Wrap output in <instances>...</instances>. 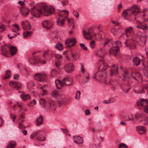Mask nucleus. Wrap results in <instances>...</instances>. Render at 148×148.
Returning <instances> with one entry per match:
<instances>
[{
  "label": "nucleus",
  "instance_id": "60",
  "mask_svg": "<svg viewBox=\"0 0 148 148\" xmlns=\"http://www.w3.org/2000/svg\"><path fill=\"white\" fill-rule=\"evenodd\" d=\"M102 33H103V32L102 31H100L99 32L98 34V35L99 37L101 39H102Z\"/></svg>",
  "mask_w": 148,
  "mask_h": 148
},
{
  "label": "nucleus",
  "instance_id": "23",
  "mask_svg": "<svg viewBox=\"0 0 148 148\" xmlns=\"http://www.w3.org/2000/svg\"><path fill=\"white\" fill-rule=\"evenodd\" d=\"M74 141L77 144H80L83 143V139L79 136H75L73 137Z\"/></svg>",
  "mask_w": 148,
  "mask_h": 148
},
{
  "label": "nucleus",
  "instance_id": "24",
  "mask_svg": "<svg viewBox=\"0 0 148 148\" xmlns=\"http://www.w3.org/2000/svg\"><path fill=\"white\" fill-rule=\"evenodd\" d=\"M136 129L138 132L140 134H144L146 130L145 128L141 126H137Z\"/></svg>",
  "mask_w": 148,
  "mask_h": 148
},
{
  "label": "nucleus",
  "instance_id": "62",
  "mask_svg": "<svg viewBox=\"0 0 148 148\" xmlns=\"http://www.w3.org/2000/svg\"><path fill=\"white\" fill-rule=\"evenodd\" d=\"M19 75L18 74L14 75L13 76V78L14 79H18L19 77Z\"/></svg>",
  "mask_w": 148,
  "mask_h": 148
},
{
  "label": "nucleus",
  "instance_id": "47",
  "mask_svg": "<svg viewBox=\"0 0 148 148\" xmlns=\"http://www.w3.org/2000/svg\"><path fill=\"white\" fill-rule=\"evenodd\" d=\"M118 148H127L126 145L123 143L120 144L119 145Z\"/></svg>",
  "mask_w": 148,
  "mask_h": 148
},
{
  "label": "nucleus",
  "instance_id": "16",
  "mask_svg": "<svg viewBox=\"0 0 148 148\" xmlns=\"http://www.w3.org/2000/svg\"><path fill=\"white\" fill-rule=\"evenodd\" d=\"M21 24L23 29L28 30L31 28L30 25L28 21H22L21 23Z\"/></svg>",
  "mask_w": 148,
  "mask_h": 148
},
{
  "label": "nucleus",
  "instance_id": "10",
  "mask_svg": "<svg viewBox=\"0 0 148 148\" xmlns=\"http://www.w3.org/2000/svg\"><path fill=\"white\" fill-rule=\"evenodd\" d=\"M76 42V40L75 38H69L65 41V44L67 47H70L74 46Z\"/></svg>",
  "mask_w": 148,
  "mask_h": 148
},
{
  "label": "nucleus",
  "instance_id": "57",
  "mask_svg": "<svg viewBox=\"0 0 148 148\" xmlns=\"http://www.w3.org/2000/svg\"><path fill=\"white\" fill-rule=\"evenodd\" d=\"M73 15L76 17H78L79 16V14L77 11H75L74 10H73Z\"/></svg>",
  "mask_w": 148,
  "mask_h": 148
},
{
  "label": "nucleus",
  "instance_id": "35",
  "mask_svg": "<svg viewBox=\"0 0 148 148\" xmlns=\"http://www.w3.org/2000/svg\"><path fill=\"white\" fill-rule=\"evenodd\" d=\"M112 41L111 39H106L105 40L104 45V48H105L106 45L110 46V45L112 44Z\"/></svg>",
  "mask_w": 148,
  "mask_h": 148
},
{
  "label": "nucleus",
  "instance_id": "11",
  "mask_svg": "<svg viewBox=\"0 0 148 148\" xmlns=\"http://www.w3.org/2000/svg\"><path fill=\"white\" fill-rule=\"evenodd\" d=\"M36 138L40 141H44L45 139V133L44 132L39 131L36 133Z\"/></svg>",
  "mask_w": 148,
  "mask_h": 148
},
{
  "label": "nucleus",
  "instance_id": "2",
  "mask_svg": "<svg viewBox=\"0 0 148 148\" xmlns=\"http://www.w3.org/2000/svg\"><path fill=\"white\" fill-rule=\"evenodd\" d=\"M139 8L136 5L133 6L132 8L125 10L122 13V15L125 19H128L127 17L130 16L131 14H134L136 13V10H138L137 13H139Z\"/></svg>",
  "mask_w": 148,
  "mask_h": 148
},
{
  "label": "nucleus",
  "instance_id": "32",
  "mask_svg": "<svg viewBox=\"0 0 148 148\" xmlns=\"http://www.w3.org/2000/svg\"><path fill=\"white\" fill-rule=\"evenodd\" d=\"M39 102L40 105L43 106L45 108L47 103L45 100L44 98H41Z\"/></svg>",
  "mask_w": 148,
  "mask_h": 148
},
{
  "label": "nucleus",
  "instance_id": "38",
  "mask_svg": "<svg viewBox=\"0 0 148 148\" xmlns=\"http://www.w3.org/2000/svg\"><path fill=\"white\" fill-rule=\"evenodd\" d=\"M55 47L56 49H58L59 51H62L63 49V47L62 44L58 43L55 46Z\"/></svg>",
  "mask_w": 148,
  "mask_h": 148
},
{
  "label": "nucleus",
  "instance_id": "39",
  "mask_svg": "<svg viewBox=\"0 0 148 148\" xmlns=\"http://www.w3.org/2000/svg\"><path fill=\"white\" fill-rule=\"evenodd\" d=\"M32 33L30 31H25L23 33V35L24 38H26L31 35Z\"/></svg>",
  "mask_w": 148,
  "mask_h": 148
},
{
  "label": "nucleus",
  "instance_id": "44",
  "mask_svg": "<svg viewBox=\"0 0 148 148\" xmlns=\"http://www.w3.org/2000/svg\"><path fill=\"white\" fill-rule=\"evenodd\" d=\"M90 45L92 49H94L95 46V40H92L90 43Z\"/></svg>",
  "mask_w": 148,
  "mask_h": 148
},
{
  "label": "nucleus",
  "instance_id": "61",
  "mask_svg": "<svg viewBox=\"0 0 148 148\" xmlns=\"http://www.w3.org/2000/svg\"><path fill=\"white\" fill-rule=\"evenodd\" d=\"M34 136H35V137L36 138V134L35 133H33L30 136V138L31 139H33L34 138Z\"/></svg>",
  "mask_w": 148,
  "mask_h": 148
},
{
  "label": "nucleus",
  "instance_id": "54",
  "mask_svg": "<svg viewBox=\"0 0 148 148\" xmlns=\"http://www.w3.org/2000/svg\"><path fill=\"white\" fill-rule=\"evenodd\" d=\"M36 103V101L35 100L33 99L32 101L30 104H29V106H33L34 105H35Z\"/></svg>",
  "mask_w": 148,
  "mask_h": 148
},
{
  "label": "nucleus",
  "instance_id": "17",
  "mask_svg": "<svg viewBox=\"0 0 148 148\" xmlns=\"http://www.w3.org/2000/svg\"><path fill=\"white\" fill-rule=\"evenodd\" d=\"M29 61L30 63L32 64H37L41 63L40 60L36 57H33L30 58Z\"/></svg>",
  "mask_w": 148,
  "mask_h": 148
},
{
  "label": "nucleus",
  "instance_id": "5",
  "mask_svg": "<svg viewBox=\"0 0 148 148\" xmlns=\"http://www.w3.org/2000/svg\"><path fill=\"white\" fill-rule=\"evenodd\" d=\"M56 107L55 102L51 99H49L48 100L45 109L49 111L53 112L56 110Z\"/></svg>",
  "mask_w": 148,
  "mask_h": 148
},
{
  "label": "nucleus",
  "instance_id": "37",
  "mask_svg": "<svg viewBox=\"0 0 148 148\" xmlns=\"http://www.w3.org/2000/svg\"><path fill=\"white\" fill-rule=\"evenodd\" d=\"M13 26L14 27V29H12V30L13 32H16L19 30V27L17 24H14Z\"/></svg>",
  "mask_w": 148,
  "mask_h": 148
},
{
  "label": "nucleus",
  "instance_id": "14",
  "mask_svg": "<svg viewBox=\"0 0 148 148\" xmlns=\"http://www.w3.org/2000/svg\"><path fill=\"white\" fill-rule=\"evenodd\" d=\"M147 91V94L148 95V85H144L142 86V88L141 90H134V92L136 93H144Z\"/></svg>",
  "mask_w": 148,
  "mask_h": 148
},
{
  "label": "nucleus",
  "instance_id": "4",
  "mask_svg": "<svg viewBox=\"0 0 148 148\" xmlns=\"http://www.w3.org/2000/svg\"><path fill=\"white\" fill-rule=\"evenodd\" d=\"M147 36L143 34L138 33L136 36V42L141 46H144L147 39Z\"/></svg>",
  "mask_w": 148,
  "mask_h": 148
},
{
  "label": "nucleus",
  "instance_id": "9",
  "mask_svg": "<svg viewBox=\"0 0 148 148\" xmlns=\"http://www.w3.org/2000/svg\"><path fill=\"white\" fill-rule=\"evenodd\" d=\"M136 40L134 41L133 39H126L125 44L126 47L129 48L130 49H133L136 47Z\"/></svg>",
  "mask_w": 148,
  "mask_h": 148
},
{
  "label": "nucleus",
  "instance_id": "64",
  "mask_svg": "<svg viewBox=\"0 0 148 148\" xmlns=\"http://www.w3.org/2000/svg\"><path fill=\"white\" fill-rule=\"evenodd\" d=\"M22 132H23L24 135L25 136L27 135V132L26 130H23L22 131Z\"/></svg>",
  "mask_w": 148,
  "mask_h": 148
},
{
  "label": "nucleus",
  "instance_id": "21",
  "mask_svg": "<svg viewBox=\"0 0 148 148\" xmlns=\"http://www.w3.org/2000/svg\"><path fill=\"white\" fill-rule=\"evenodd\" d=\"M135 19L136 20V23L137 24H140V25H137L136 26V27L139 29H141L143 30H145L146 29L147 27V26L145 25H143L142 24L140 23V22L138 21L137 20H136V16H135Z\"/></svg>",
  "mask_w": 148,
  "mask_h": 148
},
{
  "label": "nucleus",
  "instance_id": "58",
  "mask_svg": "<svg viewBox=\"0 0 148 148\" xmlns=\"http://www.w3.org/2000/svg\"><path fill=\"white\" fill-rule=\"evenodd\" d=\"M25 112H22L21 114L20 115L19 118L23 119L25 118Z\"/></svg>",
  "mask_w": 148,
  "mask_h": 148
},
{
  "label": "nucleus",
  "instance_id": "30",
  "mask_svg": "<svg viewBox=\"0 0 148 148\" xmlns=\"http://www.w3.org/2000/svg\"><path fill=\"white\" fill-rule=\"evenodd\" d=\"M1 50L2 54L5 57H8V51L4 47H2Z\"/></svg>",
  "mask_w": 148,
  "mask_h": 148
},
{
  "label": "nucleus",
  "instance_id": "43",
  "mask_svg": "<svg viewBox=\"0 0 148 148\" xmlns=\"http://www.w3.org/2000/svg\"><path fill=\"white\" fill-rule=\"evenodd\" d=\"M51 95L53 97H56L58 95V91L57 90H54L52 92Z\"/></svg>",
  "mask_w": 148,
  "mask_h": 148
},
{
  "label": "nucleus",
  "instance_id": "42",
  "mask_svg": "<svg viewBox=\"0 0 148 148\" xmlns=\"http://www.w3.org/2000/svg\"><path fill=\"white\" fill-rule=\"evenodd\" d=\"M47 87V86L45 85L44 86H43L40 88V89H41V90L42 91V92L43 93H42L41 94V95L43 96L45 94H46L47 93V91L45 89V88Z\"/></svg>",
  "mask_w": 148,
  "mask_h": 148
},
{
  "label": "nucleus",
  "instance_id": "53",
  "mask_svg": "<svg viewBox=\"0 0 148 148\" xmlns=\"http://www.w3.org/2000/svg\"><path fill=\"white\" fill-rule=\"evenodd\" d=\"M18 127L19 128L22 129L25 128L26 127L22 124V123L20 124V123L19 122V124H18Z\"/></svg>",
  "mask_w": 148,
  "mask_h": 148
},
{
  "label": "nucleus",
  "instance_id": "46",
  "mask_svg": "<svg viewBox=\"0 0 148 148\" xmlns=\"http://www.w3.org/2000/svg\"><path fill=\"white\" fill-rule=\"evenodd\" d=\"M17 105L20 108V110H18V112H20L23 109V107H24V105L23 104H19L18 103H17Z\"/></svg>",
  "mask_w": 148,
  "mask_h": 148
},
{
  "label": "nucleus",
  "instance_id": "29",
  "mask_svg": "<svg viewBox=\"0 0 148 148\" xmlns=\"http://www.w3.org/2000/svg\"><path fill=\"white\" fill-rule=\"evenodd\" d=\"M10 53L12 56L14 55L17 52V49L16 47H11L10 48Z\"/></svg>",
  "mask_w": 148,
  "mask_h": 148
},
{
  "label": "nucleus",
  "instance_id": "15",
  "mask_svg": "<svg viewBox=\"0 0 148 148\" xmlns=\"http://www.w3.org/2000/svg\"><path fill=\"white\" fill-rule=\"evenodd\" d=\"M9 84L11 87L15 88L17 89H19L21 88V84L17 82L11 81L9 83Z\"/></svg>",
  "mask_w": 148,
  "mask_h": 148
},
{
  "label": "nucleus",
  "instance_id": "33",
  "mask_svg": "<svg viewBox=\"0 0 148 148\" xmlns=\"http://www.w3.org/2000/svg\"><path fill=\"white\" fill-rule=\"evenodd\" d=\"M16 145L15 142L13 141H10L7 147V148H13Z\"/></svg>",
  "mask_w": 148,
  "mask_h": 148
},
{
  "label": "nucleus",
  "instance_id": "12",
  "mask_svg": "<svg viewBox=\"0 0 148 148\" xmlns=\"http://www.w3.org/2000/svg\"><path fill=\"white\" fill-rule=\"evenodd\" d=\"M47 75L45 74L37 73L34 76V78L36 80L40 81H43L45 80Z\"/></svg>",
  "mask_w": 148,
  "mask_h": 148
},
{
  "label": "nucleus",
  "instance_id": "18",
  "mask_svg": "<svg viewBox=\"0 0 148 148\" xmlns=\"http://www.w3.org/2000/svg\"><path fill=\"white\" fill-rule=\"evenodd\" d=\"M43 27L47 29L51 28L52 26V24L50 21L49 20H45L42 23Z\"/></svg>",
  "mask_w": 148,
  "mask_h": 148
},
{
  "label": "nucleus",
  "instance_id": "7",
  "mask_svg": "<svg viewBox=\"0 0 148 148\" xmlns=\"http://www.w3.org/2000/svg\"><path fill=\"white\" fill-rule=\"evenodd\" d=\"M116 46L112 47L109 50V54L110 55L113 54L114 56H116L119 50V47L121 46V42L119 41L115 42Z\"/></svg>",
  "mask_w": 148,
  "mask_h": 148
},
{
  "label": "nucleus",
  "instance_id": "19",
  "mask_svg": "<svg viewBox=\"0 0 148 148\" xmlns=\"http://www.w3.org/2000/svg\"><path fill=\"white\" fill-rule=\"evenodd\" d=\"M59 17L64 16L66 18H68V16L69 14V12L67 10H62L60 11V12L58 13Z\"/></svg>",
  "mask_w": 148,
  "mask_h": 148
},
{
  "label": "nucleus",
  "instance_id": "52",
  "mask_svg": "<svg viewBox=\"0 0 148 148\" xmlns=\"http://www.w3.org/2000/svg\"><path fill=\"white\" fill-rule=\"evenodd\" d=\"M5 29V26L3 25H0V31L3 32Z\"/></svg>",
  "mask_w": 148,
  "mask_h": 148
},
{
  "label": "nucleus",
  "instance_id": "63",
  "mask_svg": "<svg viewBox=\"0 0 148 148\" xmlns=\"http://www.w3.org/2000/svg\"><path fill=\"white\" fill-rule=\"evenodd\" d=\"M110 103V100L109 99L107 100H104L103 101V103L104 104H108Z\"/></svg>",
  "mask_w": 148,
  "mask_h": 148
},
{
  "label": "nucleus",
  "instance_id": "20",
  "mask_svg": "<svg viewBox=\"0 0 148 148\" xmlns=\"http://www.w3.org/2000/svg\"><path fill=\"white\" fill-rule=\"evenodd\" d=\"M118 67L113 65L111 70L110 75L111 76L114 75H116L118 73Z\"/></svg>",
  "mask_w": 148,
  "mask_h": 148
},
{
  "label": "nucleus",
  "instance_id": "8",
  "mask_svg": "<svg viewBox=\"0 0 148 148\" xmlns=\"http://www.w3.org/2000/svg\"><path fill=\"white\" fill-rule=\"evenodd\" d=\"M137 104L138 106H141L144 107L145 112L148 113V100L147 99H141L139 101L137 102Z\"/></svg>",
  "mask_w": 148,
  "mask_h": 148
},
{
  "label": "nucleus",
  "instance_id": "34",
  "mask_svg": "<svg viewBox=\"0 0 148 148\" xmlns=\"http://www.w3.org/2000/svg\"><path fill=\"white\" fill-rule=\"evenodd\" d=\"M99 64H101L100 67H99V69L100 70L102 69V68H103L105 66L107 67V64L104 63L102 59L99 60Z\"/></svg>",
  "mask_w": 148,
  "mask_h": 148
},
{
  "label": "nucleus",
  "instance_id": "13",
  "mask_svg": "<svg viewBox=\"0 0 148 148\" xmlns=\"http://www.w3.org/2000/svg\"><path fill=\"white\" fill-rule=\"evenodd\" d=\"M64 69L66 73H71L74 69V66L72 63L67 64L64 66Z\"/></svg>",
  "mask_w": 148,
  "mask_h": 148
},
{
  "label": "nucleus",
  "instance_id": "36",
  "mask_svg": "<svg viewBox=\"0 0 148 148\" xmlns=\"http://www.w3.org/2000/svg\"><path fill=\"white\" fill-rule=\"evenodd\" d=\"M11 76V74L10 71L8 70L6 71L5 74L3 77V79H5L9 78Z\"/></svg>",
  "mask_w": 148,
  "mask_h": 148
},
{
  "label": "nucleus",
  "instance_id": "45",
  "mask_svg": "<svg viewBox=\"0 0 148 148\" xmlns=\"http://www.w3.org/2000/svg\"><path fill=\"white\" fill-rule=\"evenodd\" d=\"M134 75L136 77L137 79H142V75L141 74L139 73H136L134 74Z\"/></svg>",
  "mask_w": 148,
  "mask_h": 148
},
{
  "label": "nucleus",
  "instance_id": "51",
  "mask_svg": "<svg viewBox=\"0 0 148 148\" xmlns=\"http://www.w3.org/2000/svg\"><path fill=\"white\" fill-rule=\"evenodd\" d=\"M80 46L83 50H84L86 51L87 50V47H85V45L83 43H80Z\"/></svg>",
  "mask_w": 148,
  "mask_h": 148
},
{
  "label": "nucleus",
  "instance_id": "59",
  "mask_svg": "<svg viewBox=\"0 0 148 148\" xmlns=\"http://www.w3.org/2000/svg\"><path fill=\"white\" fill-rule=\"evenodd\" d=\"M99 53V54H103V56H101L100 55H99V57H101V58H104V57L105 56L104 55L105 54V52L104 51L100 52V53Z\"/></svg>",
  "mask_w": 148,
  "mask_h": 148
},
{
  "label": "nucleus",
  "instance_id": "50",
  "mask_svg": "<svg viewBox=\"0 0 148 148\" xmlns=\"http://www.w3.org/2000/svg\"><path fill=\"white\" fill-rule=\"evenodd\" d=\"M55 56L56 57V58L58 60H56V61H57L58 60V62H59V60L58 59H60L62 58V56L61 55H60L58 54H55Z\"/></svg>",
  "mask_w": 148,
  "mask_h": 148
},
{
  "label": "nucleus",
  "instance_id": "22",
  "mask_svg": "<svg viewBox=\"0 0 148 148\" xmlns=\"http://www.w3.org/2000/svg\"><path fill=\"white\" fill-rule=\"evenodd\" d=\"M83 33L84 36L85 38L87 40L91 39L92 37L89 30L87 31H86L85 30L83 31Z\"/></svg>",
  "mask_w": 148,
  "mask_h": 148
},
{
  "label": "nucleus",
  "instance_id": "25",
  "mask_svg": "<svg viewBox=\"0 0 148 148\" xmlns=\"http://www.w3.org/2000/svg\"><path fill=\"white\" fill-rule=\"evenodd\" d=\"M133 29L132 27H130L125 29V32L127 37H130L131 34L133 32Z\"/></svg>",
  "mask_w": 148,
  "mask_h": 148
},
{
  "label": "nucleus",
  "instance_id": "56",
  "mask_svg": "<svg viewBox=\"0 0 148 148\" xmlns=\"http://www.w3.org/2000/svg\"><path fill=\"white\" fill-rule=\"evenodd\" d=\"M17 122L19 124V122L20 123V124L23 123L24 122V120L23 119L19 118L17 120Z\"/></svg>",
  "mask_w": 148,
  "mask_h": 148
},
{
  "label": "nucleus",
  "instance_id": "3",
  "mask_svg": "<svg viewBox=\"0 0 148 148\" xmlns=\"http://www.w3.org/2000/svg\"><path fill=\"white\" fill-rule=\"evenodd\" d=\"M55 83L57 88L58 89H60V88L57 86V84H58L61 87H64L65 86H70L72 84L73 81L72 79L66 77L64 78L62 81L58 79L56 80Z\"/></svg>",
  "mask_w": 148,
  "mask_h": 148
},
{
  "label": "nucleus",
  "instance_id": "55",
  "mask_svg": "<svg viewBox=\"0 0 148 148\" xmlns=\"http://www.w3.org/2000/svg\"><path fill=\"white\" fill-rule=\"evenodd\" d=\"M61 130L63 132L69 136L70 135V134L68 133V131L66 129L61 128Z\"/></svg>",
  "mask_w": 148,
  "mask_h": 148
},
{
  "label": "nucleus",
  "instance_id": "27",
  "mask_svg": "<svg viewBox=\"0 0 148 148\" xmlns=\"http://www.w3.org/2000/svg\"><path fill=\"white\" fill-rule=\"evenodd\" d=\"M64 18H61L59 17L57 21V24L60 26H63L64 25Z\"/></svg>",
  "mask_w": 148,
  "mask_h": 148
},
{
  "label": "nucleus",
  "instance_id": "41",
  "mask_svg": "<svg viewBox=\"0 0 148 148\" xmlns=\"http://www.w3.org/2000/svg\"><path fill=\"white\" fill-rule=\"evenodd\" d=\"M143 116V114L141 112H137L136 113L135 115V116L136 119H139L142 118Z\"/></svg>",
  "mask_w": 148,
  "mask_h": 148
},
{
  "label": "nucleus",
  "instance_id": "40",
  "mask_svg": "<svg viewBox=\"0 0 148 148\" xmlns=\"http://www.w3.org/2000/svg\"><path fill=\"white\" fill-rule=\"evenodd\" d=\"M71 53L72 58L75 60H77L79 57L76 53L73 52L71 51Z\"/></svg>",
  "mask_w": 148,
  "mask_h": 148
},
{
  "label": "nucleus",
  "instance_id": "1",
  "mask_svg": "<svg viewBox=\"0 0 148 148\" xmlns=\"http://www.w3.org/2000/svg\"><path fill=\"white\" fill-rule=\"evenodd\" d=\"M30 9L32 14L36 18H39L40 15L43 12L45 13V15L48 16L53 14L54 12L53 8H48L46 6L43 7L41 9H37L35 6H33L32 8H30Z\"/></svg>",
  "mask_w": 148,
  "mask_h": 148
},
{
  "label": "nucleus",
  "instance_id": "49",
  "mask_svg": "<svg viewBox=\"0 0 148 148\" xmlns=\"http://www.w3.org/2000/svg\"><path fill=\"white\" fill-rule=\"evenodd\" d=\"M80 92L79 91H77V92L76 95L75 96V99H79L80 95Z\"/></svg>",
  "mask_w": 148,
  "mask_h": 148
},
{
  "label": "nucleus",
  "instance_id": "6",
  "mask_svg": "<svg viewBox=\"0 0 148 148\" xmlns=\"http://www.w3.org/2000/svg\"><path fill=\"white\" fill-rule=\"evenodd\" d=\"M102 69H99V71L97 72V76L99 77L100 79L101 80H103V82L106 84V81L105 79L107 78V74L105 72L103 71L107 69V67L105 66L103 68H102Z\"/></svg>",
  "mask_w": 148,
  "mask_h": 148
},
{
  "label": "nucleus",
  "instance_id": "26",
  "mask_svg": "<svg viewBox=\"0 0 148 148\" xmlns=\"http://www.w3.org/2000/svg\"><path fill=\"white\" fill-rule=\"evenodd\" d=\"M43 117L40 115L36 120V124L37 126H39L43 123Z\"/></svg>",
  "mask_w": 148,
  "mask_h": 148
},
{
  "label": "nucleus",
  "instance_id": "31",
  "mask_svg": "<svg viewBox=\"0 0 148 148\" xmlns=\"http://www.w3.org/2000/svg\"><path fill=\"white\" fill-rule=\"evenodd\" d=\"M134 65L137 66L140 63V60L137 57H134L133 59Z\"/></svg>",
  "mask_w": 148,
  "mask_h": 148
},
{
  "label": "nucleus",
  "instance_id": "28",
  "mask_svg": "<svg viewBox=\"0 0 148 148\" xmlns=\"http://www.w3.org/2000/svg\"><path fill=\"white\" fill-rule=\"evenodd\" d=\"M21 97L24 101L27 100L30 98V96L29 95L26 94L24 93L21 95Z\"/></svg>",
  "mask_w": 148,
  "mask_h": 148
},
{
  "label": "nucleus",
  "instance_id": "48",
  "mask_svg": "<svg viewBox=\"0 0 148 148\" xmlns=\"http://www.w3.org/2000/svg\"><path fill=\"white\" fill-rule=\"evenodd\" d=\"M117 82L116 79H111L110 81V85H114L116 84Z\"/></svg>",
  "mask_w": 148,
  "mask_h": 148
}]
</instances>
